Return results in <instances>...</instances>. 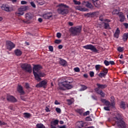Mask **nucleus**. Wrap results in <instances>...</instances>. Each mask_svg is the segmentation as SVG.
Listing matches in <instances>:
<instances>
[{
	"label": "nucleus",
	"instance_id": "nucleus-1",
	"mask_svg": "<svg viewBox=\"0 0 128 128\" xmlns=\"http://www.w3.org/2000/svg\"><path fill=\"white\" fill-rule=\"evenodd\" d=\"M74 82V79L70 77L64 78H62L61 82L59 83V88L61 90H64L66 88L67 90H70L72 88L73 86L72 84Z\"/></svg>",
	"mask_w": 128,
	"mask_h": 128
},
{
	"label": "nucleus",
	"instance_id": "nucleus-2",
	"mask_svg": "<svg viewBox=\"0 0 128 128\" xmlns=\"http://www.w3.org/2000/svg\"><path fill=\"white\" fill-rule=\"evenodd\" d=\"M42 66L40 65H35L33 68V74L36 80L38 82H40L42 80L41 78H44L46 74L40 72Z\"/></svg>",
	"mask_w": 128,
	"mask_h": 128
},
{
	"label": "nucleus",
	"instance_id": "nucleus-3",
	"mask_svg": "<svg viewBox=\"0 0 128 128\" xmlns=\"http://www.w3.org/2000/svg\"><path fill=\"white\" fill-rule=\"evenodd\" d=\"M58 7L59 8L58 9V14H68V6L64 4H60L58 5Z\"/></svg>",
	"mask_w": 128,
	"mask_h": 128
},
{
	"label": "nucleus",
	"instance_id": "nucleus-4",
	"mask_svg": "<svg viewBox=\"0 0 128 128\" xmlns=\"http://www.w3.org/2000/svg\"><path fill=\"white\" fill-rule=\"evenodd\" d=\"M82 32V26H76L72 27L70 28V32L73 36H78Z\"/></svg>",
	"mask_w": 128,
	"mask_h": 128
},
{
	"label": "nucleus",
	"instance_id": "nucleus-5",
	"mask_svg": "<svg viewBox=\"0 0 128 128\" xmlns=\"http://www.w3.org/2000/svg\"><path fill=\"white\" fill-rule=\"evenodd\" d=\"M119 116H116L114 118L115 122L116 124H117V126L119 128H126V122H124V120H122V116H120V114H118Z\"/></svg>",
	"mask_w": 128,
	"mask_h": 128
},
{
	"label": "nucleus",
	"instance_id": "nucleus-6",
	"mask_svg": "<svg viewBox=\"0 0 128 128\" xmlns=\"http://www.w3.org/2000/svg\"><path fill=\"white\" fill-rule=\"evenodd\" d=\"M21 68L23 70H25V72H29L30 74L32 72V66L28 64H22L20 65Z\"/></svg>",
	"mask_w": 128,
	"mask_h": 128
},
{
	"label": "nucleus",
	"instance_id": "nucleus-7",
	"mask_svg": "<svg viewBox=\"0 0 128 128\" xmlns=\"http://www.w3.org/2000/svg\"><path fill=\"white\" fill-rule=\"evenodd\" d=\"M104 104V106H106L104 107V110H107L108 112H110V101L106 100V99L102 98L100 100Z\"/></svg>",
	"mask_w": 128,
	"mask_h": 128
},
{
	"label": "nucleus",
	"instance_id": "nucleus-8",
	"mask_svg": "<svg viewBox=\"0 0 128 128\" xmlns=\"http://www.w3.org/2000/svg\"><path fill=\"white\" fill-rule=\"evenodd\" d=\"M83 48H85V50H90L92 52H98V50H96V48L92 44H88L83 46Z\"/></svg>",
	"mask_w": 128,
	"mask_h": 128
},
{
	"label": "nucleus",
	"instance_id": "nucleus-9",
	"mask_svg": "<svg viewBox=\"0 0 128 128\" xmlns=\"http://www.w3.org/2000/svg\"><path fill=\"white\" fill-rule=\"evenodd\" d=\"M48 84V80H44L36 85V88H46Z\"/></svg>",
	"mask_w": 128,
	"mask_h": 128
},
{
	"label": "nucleus",
	"instance_id": "nucleus-10",
	"mask_svg": "<svg viewBox=\"0 0 128 128\" xmlns=\"http://www.w3.org/2000/svg\"><path fill=\"white\" fill-rule=\"evenodd\" d=\"M1 8L3 10L7 12H12L13 10L12 8L10 7V6L4 4H2V6L1 7Z\"/></svg>",
	"mask_w": 128,
	"mask_h": 128
},
{
	"label": "nucleus",
	"instance_id": "nucleus-11",
	"mask_svg": "<svg viewBox=\"0 0 128 128\" xmlns=\"http://www.w3.org/2000/svg\"><path fill=\"white\" fill-rule=\"evenodd\" d=\"M6 46L8 50H12V48H16V45L12 42L10 41L6 42Z\"/></svg>",
	"mask_w": 128,
	"mask_h": 128
},
{
	"label": "nucleus",
	"instance_id": "nucleus-12",
	"mask_svg": "<svg viewBox=\"0 0 128 128\" xmlns=\"http://www.w3.org/2000/svg\"><path fill=\"white\" fill-rule=\"evenodd\" d=\"M6 98L8 102H16V98L12 96H7Z\"/></svg>",
	"mask_w": 128,
	"mask_h": 128
},
{
	"label": "nucleus",
	"instance_id": "nucleus-13",
	"mask_svg": "<svg viewBox=\"0 0 128 128\" xmlns=\"http://www.w3.org/2000/svg\"><path fill=\"white\" fill-rule=\"evenodd\" d=\"M83 4L86 8H90V10H94V6H92V3L90 2H84Z\"/></svg>",
	"mask_w": 128,
	"mask_h": 128
},
{
	"label": "nucleus",
	"instance_id": "nucleus-14",
	"mask_svg": "<svg viewBox=\"0 0 128 128\" xmlns=\"http://www.w3.org/2000/svg\"><path fill=\"white\" fill-rule=\"evenodd\" d=\"M94 90L96 94H100L102 98H104L106 94H104V92H102V90H98V88H95Z\"/></svg>",
	"mask_w": 128,
	"mask_h": 128
},
{
	"label": "nucleus",
	"instance_id": "nucleus-15",
	"mask_svg": "<svg viewBox=\"0 0 128 128\" xmlns=\"http://www.w3.org/2000/svg\"><path fill=\"white\" fill-rule=\"evenodd\" d=\"M84 121L78 122L76 123V128H84Z\"/></svg>",
	"mask_w": 128,
	"mask_h": 128
},
{
	"label": "nucleus",
	"instance_id": "nucleus-16",
	"mask_svg": "<svg viewBox=\"0 0 128 128\" xmlns=\"http://www.w3.org/2000/svg\"><path fill=\"white\" fill-rule=\"evenodd\" d=\"M118 16L120 19V22H124V20H126V17L124 16V14L122 12H120Z\"/></svg>",
	"mask_w": 128,
	"mask_h": 128
},
{
	"label": "nucleus",
	"instance_id": "nucleus-17",
	"mask_svg": "<svg viewBox=\"0 0 128 128\" xmlns=\"http://www.w3.org/2000/svg\"><path fill=\"white\" fill-rule=\"evenodd\" d=\"M52 16V12H48L42 15V17L45 20H49Z\"/></svg>",
	"mask_w": 128,
	"mask_h": 128
},
{
	"label": "nucleus",
	"instance_id": "nucleus-18",
	"mask_svg": "<svg viewBox=\"0 0 128 128\" xmlns=\"http://www.w3.org/2000/svg\"><path fill=\"white\" fill-rule=\"evenodd\" d=\"M96 86L98 88H98V90H100V88H101L102 90H104V88H108V85L106 84H102L97 83Z\"/></svg>",
	"mask_w": 128,
	"mask_h": 128
},
{
	"label": "nucleus",
	"instance_id": "nucleus-19",
	"mask_svg": "<svg viewBox=\"0 0 128 128\" xmlns=\"http://www.w3.org/2000/svg\"><path fill=\"white\" fill-rule=\"evenodd\" d=\"M92 2L96 8H100V1L99 0H92Z\"/></svg>",
	"mask_w": 128,
	"mask_h": 128
},
{
	"label": "nucleus",
	"instance_id": "nucleus-20",
	"mask_svg": "<svg viewBox=\"0 0 128 128\" xmlns=\"http://www.w3.org/2000/svg\"><path fill=\"white\" fill-rule=\"evenodd\" d=\"M17 90L18 92H19L20 94H24V89L22 86H18Z\"/></svg>",
	"mask_w": 128,
	"mask_h": 128
},
{
	"label": "nucleus",
	"instance_id": "nucleus-21",
	"mask_svg": "<svg viewBox=\"0 0 128 128\" xmlns=\"http://www.w3.org/2000/svg\"><path fill=\"white\" fill-rule=\"evenodd\" d=\"M25 18L28 20H32V18H34V14H32L31 13H26L25 15Z\"/></svg>",
	"mask_w": 128,
	"mask_h": 128
},
{
	"label": "nucleus",
	"instance_id": "nucleus-22",
	"mask_svg": "<svg viewBox=\"0 0 128 128\" xmlns=\"http://www.w3.org/2000/svg\"><path fill=\"white\" fill-rule=\"evenodd\" d=\"M60 64H61V66H64L66 64V61L62 58H60Z\"/></svg>",
	"mask_w": 128,
	"mask_h": 128
},
{
	"label": "nucleus",
	"instance_id": "nucleus-23",
	"mask_svg": "<svg viewBox=\"0 0 128 128\" xmlns=\"http://www.w3.org/2000/svg\"><path fill=\"white\" fill-rule=\"evenodd\" d=\"M15 54L17 56H22V52L18 49H16L14 50Z\"/></svg>",
	"mask_w": 128,
	"mask_h": 128
},
{
	"label": "nucleus",
	"instance_id": "nucleus-24",
	"mask_svg": "<svg viewBox=\"0 0 128 128\" xmlns=\"http://www.w3.org/2000/svg\"><path fill=\"white\" fill-rule=\"evenodd\" d=\"M119 36H120V30H118V28L116 30L115 33L114 34V38H118Z\"/></svg>",
	"mask_w": 128,
	"mask_h": 128
},
{
	"label": "nucleus",
	"instance_id": "nucleus-25",
	"mask_svg": "<svg viewBox=\"0 0 128 128\" xmlns=\"http://www.w3.org/2000/svg\"><path fill=\"white\" fill-rule=\"evenodd\" d=\"M35 2L37 4L40 6H42L44 4V0H36Z\"/></svg>",
	"mask_w": 128,
	"mask_h": 128
},
{
	"label": "nucleus",
	"instance_id": "nucleus-26",
	"mask_svg": "<svg viewBox=\"0 0 128 128\" xmlns=\"http://www.w3.org/2000/svg\"><path fill=\"white\" fill-rule=\"evenodd\" d=\"M76 10H80V12H86V9L82 8L81 6H78L76 8Z\"/></svg>",
	"mask_w": 128,
	"mask_h": 128
},
{
	"label": "nucleus",
	"instance_id": "nucleus-27",
	"mask_svg": "<svg viewBox=\"0 0 128 128\" xmlns=\"http://www.w3.org/2000/svg\"><path fill=\"white\" fill-rule=\"evenodd\" d=\"M128 38V33H125L123 34L122 40L124 42H126Z\"/></svg>",
	"mask_w": 128,
	"mask_h": 128
},
{
	"label": "nucleus",
	"instance_id": "nucleus-28",
	"mask_svg": "<svg viewBox=\"0 0 128 128\" xmlns=\"http://www.w3.org/2000/svg\"><path fill=\"white\" fill-rule=\"evenodd\" d=\"M24 118H30L32 116V114L30 113L24 112Z\"/></svg>",
	"mask_w": 128,
	"mask_h": 128
},
{
	"label": "nucleus",
	"instance_id": "nucleus-29",
	"mask_svg": "<svg viewBox=\"0 0 128 128\" xmlns=\"http://www.w3.org/2000/svg\"><path fill=\"white\" fill-rule=\"evenodd\" d=\"M80 86H82V87H81L80 89L79 90L80 92H83L84 90H86L88 88V87L85 85L81 84Z\"/></svg>",
	"mask_w": 128,
	"mask_h": 128
},
{
	"label": "nucleus",
	"instance_id": "nucleus-30",
	"mask_svg": "<svg viewBox=\"0 0 128 128\" xmlns=\"http://www.w3.org/2000/svg\"><path fill=\"white\" fill-rule=\"evenodd\" d=\"M28 6H22L20 7V10H22L23 12H26L28 10Z\"/></svg>",
	"mask_w": 128,
	"mask_h": 128
},
{
	"label": "nucleus",
	"instance_id": "nucleus-31",
	"mask_svg": "<svg viewBox=\"0 0 128 128\" xmlns=\"http://www.w3.org/2000/svg\"><path fill=\"white\" fill-rule=\"evenodd\" d=\"M102 24H104V28H105V30H108V28L110 30V27L108 23L103 22Z\"/></svg>",
	"mask_w": 128,
	"mask_h": 128
},
{
	"label": "nucleus",
	"instance_id": "nucleus-32",
	"mask_svg": "<svg viewBox=\"0 0 128 128\" xmlns=\"http://www.w3.org/2000/svg\"><path fill=\"white\" fill-rule=\"evenodd\" d=\"M17 14H20V16H24V11L20 10V8L18 9V12L16 13Z\"/></svg>",
	"mask_w": 128,
	"mask_h": 128
},
{
	"label": "nucleus",
	"instance_id": "nucleus-33",
	"mask_svg": "<svg viewBox=\"0 0 128 128\" xmlns=\"http://www.w3.org/2000/svg\"><path fill=\"white\" fill-rule=\"evenodd\" d=\"M36 128H46V126L42 124H36Z\"/></svg>",
	"mask_w": 128,
	"mask_h": 128
},
{
	"label": "nucleus",
	"instance_id": "nucleus-34",
	"mask_svg": "<svg viewBox=\"0 0 128 128\" xmlns=\"http://www.w3.org/2000/svg\"><path fill=\"white\" fill-rule=\"evenodd\" d=\"M102 66L100 64H97L95 66V68L96 72H100V67Z\"/></svg>",
	"mask_w": 128,
	"mask_h": 128
},
{
	"label": "nucleus",
	"instance_id": "nucleus-35",
	"mask_svg": "<svg viewBox=\"0 0 128 128\" xmlns=\"http://www.w3.org/2000/svg\"><path fill=\"white\" fill-rule=\"evenodd\" d=\"M52 124H54V126H56V124H58V120H55L54 121H52L50 122Z\"/></svg>",
	"mask_w": 128,
	"mask_h": 128
},
{
	"label": "nucleus",
	"instance_id": "nucleus-36",
	"mask_svg": "<svg viewBox=\"0 0 128 128\" xmlns=\"http://www.w3.org/2000/svg\"><path fill=\"white\" fill-rule=\"evenodd\" d=\"M112 14L114 15V14H120V12L118 11V9H115L112 12Z\"/></svg>",
	"mask_w": 128,
	"mask_h": 128
},
{
	"label": "nucleus",
	"instance_id": "nucleus-37",
	"mask_svg": "<svg viewBox=\"0 0 128 128\" xmlns=\"http://www.w3.org/2000/svg\"><path fill=\"white\" fill-rule=\"evenodd\" d=\"M120 106L124 110H126V104L124 103V102H121Z\"/></svg>",
	"mask_w": 128,
	"mask_h": 128
},
{
	"label": "nucleus",
	"instance_id": "nucleus-38",
	"mask_svg": "<svg viewBox=\"0 0 128 128\" xmlns=\"http://www.w3.org/2000/svg\"><path fill=\"white\" fill-rule=\"evenodd\" d=\"M108 68H104V70H102V73L105 74L106 76V74H108Z\"/></svg>",
	"mask_w": 128,
	"mask_h": 128
},
{
	"label": "nucleus",
	"instance_id": "nucleus-39",
	"mask_svg": "<svg viewBox=\"0 0 128 128\" xmlns=\"http://www.w3.org/2000/svg\"><path fill=\"white\" fill-rule=\"evenodd\" d=\"M106 74H104L102 72H100L99 74H98V76H100V78H104V76H106Z\"/></svg>",
	"mask_w": 128,
	"mask_h": 128
},
{
	"label": "nucleus",
	"instance_id": "nucleus-40",
	"mask_svg": "<svg viewBox=\"0 0 128 128\" xmlns=\"http://www.w3.org/2000/svg\"><path fill=\"white\" fill-rule=\"evenodd\" d=\"M118 50L119 52H124V48L120 46L118 48Z\"/></svg>",
	"mask_w": 128,
	"mask_h": 128
},
{
	"label": "nucleus",
	"instance_id": "nucleus-41",
	"mask_svg": "<svg viewBox=\"0 0 128 128\" xmlns=\"http://www.w3.org/2000/svg\"><path fill=\"white\" fill-rule=\"evenodd\" d=\"M6 124H7L6 123L0 120V126H6Z\"/></svg>",
	"mask_w": 128,
	"mask_h": 128
},
{
	"label": "nucleus",
	"instance_id": "nucleus-42",
	"mask_svg": "<svg viewBox=\"0 0 128 128\" xmlns=\"http://www.w3.org/2000/svg\"><path fill=\"white\" fill-rule=\"evenodd\" d=\"M104 63L106 66H110V62L107 60H104Z\"/></svg>",
	"mask_w": 128,
	"mask_h": 128
},
{
	"label": "nucleus",
	"instance_id": "nucleus-43",
	"mask_svg": "<svg viewBox=\"0 0 128 128\" xmlns=\"http://www.w3.org/2000/svg\"><path fill=\"white\" fill-rule=\"evenodd\" d=\"M74 72H80V71L78 67H76L74 68Z\"/></svg>",
	"mask_w": 128,
	"mask_h": 128
},
{
	"label": "nucleus",
	"instance_id": "nucleus-44",
	"mask_svg": "<svg viewBox=\"0 0 128 128\" xmlns=\"http://www.w3.org/2000/svg\"><path fill=\"white\" fill-rule=\"evenodd\" d=\"M56 112H58V114H60V112H62V110H60V108H56Z\"/></svg>",
	"mask_w": 128,
	"mask_h": 128
},
{
	"label": "nucleus",
	"instance_id": "nucleus-45",
	"mask_svg": "<svg viewBox=\"0 0 128 128\" xmlns=\"http://www.w3.org/2000/svg\"><path fill=\"white\" fill-rule=\"evenodd\" d=\"M86 122H92V120L90 118V117L87 116L86 118Z\"/></svg>",
	"mask_w": 128,
	"mask_h": 128
},
{
	"label": "nucleus",
	"instance_id": "nucleus-46",
	"mask_svg": "<svg viewBox=\"0 0 128 128\" xmlns=\"http://www.w3.org/2000/svg\"><path fill=\"white\" fill-rule=\"evenodd\" d=\"M30 4L32 6V8H36V4H34V2H30Z\"/></svg>",
	"mask_w": 128,
	"mask_h": 128
},
{
	"label": "nucleus",
	"instance_id": "nucleus-47",
	"mask_svg": "<svg viewBox=\"0 0 128 128\" xmlns=\"http://www.w3.org/2000/svg\"><path fill=\"white\" fill-rule=\"evenodd\" d=\"M55 44H58L62 42V40H56L54 41Z\"/></svg>",
	"mask_w": 128,
	"mask_h": 128
},
{
	"label": "nucleus",
	"instance_id": "nucleus-48",
	"mask_svg": "<svg viewBox=\"0 0 128 128\" xmlns=\"http://www.w3.org/2000/svg\"><path fill=\"white\" fill-rule=\"evenodd\" d=\"M74 2L75 4H78L80 6V2L79 1H76V0H74Z\"/></svg>",
	"mask_w": 128,
	"mask_h": 128
},
{
	"label": "nucleus",
	"instance_id": "nucleus-49",
	"mask_svg": "<svg viewBox=\"0 0 128 128\" xmlns=\"http://www.w3.org/2000/svg\"><path fill=\"white\" fill-rule=\"evenodd\" d=\"M56 36L58 38H62V34L60 32H58L56 34Z\"/></svg>",
	"mask_w": 128,
	"mask_h": 128
},
{
	"label": "nucleus",
	"instance_id": "nucleus-50",
	"mask_svg": "<svg viewBox=\"0 0 128 128\" xmlns=\"http://www.w3.org/2000/svg\"><path fill=\"white\" fill-rule=\"evenodd\" d=\"M48 48L50 52H54V47L52 46H49Z\"/></svg>",
	"mask_w": 128,
	"mask_h": 128
},
{
	"label": "nucleus",
	"instance_id": "nucleus-51",
	"mask_svg": "<svg viewBox=\"0 0 128 128\" xmlns=\"http://www.w3.org/2000/svg\"><path fill=\"white\" fill-rule=\"evenodd\" d=\"M90 76L91 77V78H92V77H94V72H90Z\"/></svg>",
	"mask_w": 128,
	"mask_h": 128
},
{
	"label": "nucleus",
	"instance_id": "nucleus-52",
	"mask_svg": "<svg viewBox=\"0 0 128 128\" xmlns=\"http://www.w3.org/2000/svg\"><path fill=\"white\" fill-rule=\"evenodd\" d=\"M77 112H78V114H82V110L80 109H78L76 110Z\"/></svg>",
	"mask_w": 128,
	"mask_h": 128
},
{
	"label": "nucleus",
	"instance_id": "nucleus-53",
	"mask_svg": "<svg viewBox=\"0 0 128 128\" xmlns=\"http://www.w3.org/2000/svg\"><path fill=\"white\" fill-rule=\"evenodd\" d=\"M45 110H46V112H50V108H48V106L46 107Z\"/></svg>",
	"mask_w": 128,
	"mask_h": 128
},
{
	"label": "nucleus",
	"instance_id": "nucleus-54",
	"mask_svg": "<svg viewBox=\"0 0 128 128\" xmlns=\"http://www.w3.org/2000/svg\"><path fill=\"white\" fill-rule=\"evenodd\" d=\"M88 114H90V111L88 110L84 113V116H88Z\"/></svg>",
	"mask_w": 128,
	"mask_h": 128
},
{
	"label": "nucleus",
	"instance_id": "nucleus-55",
	"mask_svg": "<svg viewBox=\"0 0 128 128\" xmlns=\"http://www.w3.org/2000/svg\"><path fill=\"white\" fill-rule=\"evenodd\" d=\"M67 102H68V104H72V101L71 100H68Z\"/></svg>",
	"mask_w": 128,
	"mask_h": 128
},
{
	"label": "nucleus",
	"instance_id": "nucleus-56",
	"mask_svg": "<svg viewBox=\"0 0 128 128\" xmlns=\"http://www.w3.org/2000/svg\"><path fill=\"white\" fill-rule=\"evenodd\" d=\"M102 15H100L99 18V20H100V22H102L104 20V18H102Z\"/></svg>",
	"mask_w": 128,
	"mask_h": 128
},
{
	"label": "nucleus",
	"instance_id": "nucleus-57",
	"mask_svg": "<svg viewBox=\"0 0 128 128\" xmlns=\"http://www.w3.org/2000/svg\"><path fill=\"white\" fill-rule=\"evenodd\" d=\"M28 4V2L26 1L22 0L21 1V4Z\"/></svg>",
	"mask_w": 128,
	"mask_h": 128
},
{
	"label": "nucleus",
	"instance_id": "nucleus-58",
	"mask_svg": "<svg viewBox=\"0 0 128 128\" xmlns=\"http://www.w3.org/2000/svg\"><path fill=\"white\" fill-rule=\"evenodd\" d=\"M92 100H98V98H96V96H92Z\"/></svg>",
	"mask_w": 128,
	"mask_h": 128
},
{
	"label": "nucleus",
	"instance_id": "nucleus-59",
	"mask_svg": "<svg viewBox=\"0 0 128 128\" xmlns=\"http://www.w3.org/2000/svg\"><path fill=\"white\" fill-rule=\"evenodd\" d=\"M25 86L27 89L30 88V84L28 83H26Z\"/></svg>",
	"mask_w": 128,
	"mask_h": 128
},
{
	"label": "nucleus",
	"instance_id": "nucleus-60",
	"mask_svg": "<svg viewBox=\"0 0 128 128\" xmlns=\"http://www.w3.org/2000/svg\"><path fill=\"white\" fill-rule=\"evenodd\" d=\"M123 25L125 26L126 28H128V23H124Z\"/></svg>",
	"mask_w": 128,
	"mask_h": 128
},
{
	"label": "nucleus",
	"instance_id": "nucleus-61",
	"mask_svg": "<svg viewBox=\"0 0 128 128\" xmlns=\"http://www.w3.org/2000/svg\"><path fill=\"white\" fill-rule=\"evenodd\" d=\"M56 125H54V124H50V128H56Z\"/></svg>",
	"mask_w": 128,
	"mask_h": 128
},
{
	"label": "nucleus",
	"instance_id": "nucleus-62",
	"mask_svg": "<svg viewBox=\"0 0 128 128\" xmlns=\"http://www.w3.org/2000/svg\"><path fill=\"white\" fill-rule=\"evenodd\" d=\"M111 104H110V106H114V101H111Z\"/></svg>",
	"mask_w": 128,
	"mask_h": 128
},
{
	"label": "nucleus",
	"instance_id": "nucleus-63",
	"mask_svg": "<svg viewBox=\"0 0 128 128\" xmlns=\"http://www.w3.org/2000/svg\"><path fill=\"white\" fill-rule=\"evenodd\" d=\"M66 125H64V126H58V128H66Z\"/></svg>",
	"mask_w": 128,
	"mask_h": 128
},
{
	"label": "nucleus",
	"instance_id": "nucleus-64",
	"mask_svg": "<svg viewBox=\"0 0 128 128\" xmlns=\"http://www.w3.org/2000/svg\"><path fill=\"white\" fill-rule=\"evenodd\" d=\"M110 64H112V66L114 64V61H110Z\"/></svg>",
	"mask_w": 128,
	"mask_h": 128
}]
</instances>
